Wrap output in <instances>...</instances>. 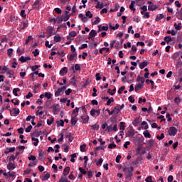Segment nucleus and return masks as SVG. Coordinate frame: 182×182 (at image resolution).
Instances as JSON below:
<instances>
[{
    "instance_id": "nucleus-1",
    "label": "nucleus",
    "mask_w": 182,
    "mask_h": 182,
    "mask_svg": "<svg viewBox=\"0 0 182 182\" xmlns=\"http://www.w3.org/2000/svg\"><path fill=\"white\" fill-rule=\"evenodd\" d=\"M169 136H176L177 134V128L175 127H171L168 132Z\"/></svg>"
},
{
    "instance_id": "nucleus-2",
    "label": "nucleus",
    "mask_w": 182,
    "mask_h": 182,
    "mask_svg": "<svg viewBox=\"0 0 182 182\" xmlns=\"http://www.w3.org/2000/svg\"><path fill=\"white\" fill-rule=\"evenodd\" d=\"M42 5V1L36 0L34 4H33V9H39V7Z\"/></svg>"
},
{
    "instance_id": "nucleus-3",
    "label": "nucleus",
    "mask_w": 182,
    "mask_h": 182,
    "mask_svg": "<svg viewBox=\"0 0 182 182\" xmlns=\"http://www.w3.org/2000/svg\"><path fill=\"white\" fill-rule=\"evenodd\" d=\"M82 119V123L83 124H86L87 123H89V116L87 114H83L81 116Z\"/></svg>"
},
{
    "instance_id": "nucleus-4",
    "label": "nucleus",
    "mask_w": 182,
    "mask_h": 182,
    "mask_svg": "<svg viewBox=\"0 0 182 182\" xmlns=\"http://www.w3.org/2000/svg\"><path fill=\"white\" fill-rule=\"evenodd\" d=\"M149 4V6H148V10L149 11H156V9H157V6L154 5L153 3L151 1H148Z\"/></svg>"
},
{
    "instance_id": "nucleus-5",
    "label": "nucleus",
    "mask_w": 182,
    "mask_h": 182,
    "mask_svg": "<svg viewBox=\"0 0 182 182\" xmlns=\"http://www.w3.org/2000/svg\"><path fill=\"white\" fill-rule=\"evenodd\" d=\"M54 29L53 28H48L47 29V31H46V33H48V38H50V36H52V35H55V32H54Z\"/></svg>"
},
{
    "instance_id": "nucleus-6",
    "label": "nucleus",
    "mask_w": 182,
    "mask_h": 182,
    "mask_svg": "<svg viewBox=\"0 0 182 182\" xmlns=\"http://www.w3.org/2000/svg\"><path fill=\"white\" fill-rule=\"evenodd\" d=\"M19 60H20V62H21V63H25V62H28V60H31V57H29V56H27V57L21 56L19 58Z\"/></svg>"
},
{
    "instance_id": "nucleus-7",
    "label": "nucleus",
    "mask_w": 182,
    "mask_h": 182,
    "mask_svg": "<svg viewBox=\"0 0 182 182\" xmlns=\"http://www.w3.org/2000/svg\"><path fill=\"white\" fill-rule=\"evenodd\" d=\"M66 73H68V68H67V67H64V68H63L60 70V76H65V75H66Z\"/></svg>"
},
{
    "instance_id": "nucleus-8",
    "label": "nucleus",
    "mask_w": 182,
    "mask_h": 182,
    "mask_svg": "<svg viewBox=\"0 0 182 182\" xmlns=\"http://www.w3.org/2000/svg\"><path fill=\"white\" fill-rule=\"evenodd\" d=\"M148 65H149V62L147 61L141 62L139 64V69H144L146 66H147Z\"/></svg>"
},
{
    "instance_id": "nucleus-9",
    "label": "nucleus",
    "mask_w": 182,
    "mask_h": 182,
    "mask_svg": "<svg viewBox=\"0 0 182 182\" xmlns=\"http://www.w3.org/2000/svg\"><path fill=\"white\" fill-rule=\"evenodd\" d=\"M136 82H141V85H144V82H146V80H144V77L138 75L136 78Z\"/></svg>"
},
{
    "instance_id": "nucleus-10",
    "label": "nucleus",
    "mask_w": 182,
    "mask_h": 182,
    "mask_svg": "<svg viewBox=\"0 0 182 182\" xmlns=\"http://www.w3.org/2000/svg\"><path fill=\"white\" fill-rule=\"evenodd\" d=\"M38 111L36 112V116H42L43 114V111H42L43 107H38Z\"/></svg>"
},
{
    "instance_id": "nucleus-11",
    "label": "nucleus",
    "mask_w": 182,
    "mask_h": 182,
    "mask_svg": "<svg viewBox=\"0 0 182 182\" xmlns=\"http://www.w3.org/2000/svg\"><path fill=\"white\" fill-rule=\"evenodd\" d=\"M70 171V167L67 166L64 168L63 176H66L68 174H69V172Z\"/></svg>"
},
{
    "instance_id": "nucleus-12",
    "label": "nucleus",
    "mask_w": 182,
    "mask_h": 182,
    "mask_svg": "<svg viewBox=\"0 0 182 182\" xmlns=\"http://www.w3.org/2000/svg\"><path fill=\"white\" fill-rule=\"evenodd\" d=\"M7 168H8V170H14V169L16 168V166H15V165L13 163L9 162L7 164Z\"/></svg>"
},
{
    "instance_id": "nucleus-13",
    "label": "nucleus",
    "mask_w": 182,
    "mask_h": 182,
    "mask_svg": "<svg viewBox=\"0 0 182 182\" xmlns=\"http://www.w3.org/2000/svg\"><path fill=\"white\" fill-rule=\"evenodd\" d=\"M50 177V174L49 173H47L45 176H42L41 180L43 181H46L49 180Z\"/></svg>"
},
{
    "instance_id": "nucleus-14",
    "label": "nucleus",
    "mask_w": 182,
    "mask_h": 182,
    "mask_svg": "<svg viewBox=\"0 0 182 182\" xmlns=\"http://www.w3.org/2000/svg\"><path fill=\"white\" fill-rule=\"evenodd\" d=\"M164 40L165 41V42H166V43H168L169 42H173V38H171V36H170L164 37Z\"/></svg>"
},
{
    "instance_id": "nucleus-15",
    "label": "nucleus",
    "mask_w": 182,
    "mask_h": 182,
    "mask_svg": "<svg viewBox=\"0 0 182 182\" xmlns=\"http://www.w3.org/2000/svg\"><path fill=\"white\" fill-rule=\"evenodd\" d=\"M63 92V90L61 87L58 88L57 91L55 92V97L60 96V93Z\"/></svg>"
},
{
    "instance_id": "nucleus-16",
    "label": "nucleus",
    "mask_w": 182,
    "mask_h": 182,
    "mask_svg": "<svg viewBox=\"0 0 182 182\" xmlns=\"http://www.w3.org/2000/svg\"><path fill=\"white\" fill-rule=\"evenodd\" d=\"M173 26H174V28H175V29H176V31H180V30H181V23H178V24H177V23H175L174 24H173Z\"/></svg>"
},
{
    "instance_id": "nucleus-17",
    "label": "nucleus",
    "mask_w": 182,
    "mask_h": 182,
    "mask_svg": "<svg viewBox=\"0 0 182 182\" xmlns=\"http://www.w3.org/2000/svg\"><path fill=\"white\" fill-rule=\"evenodd\" d=\"M141 87H144V85L143 84L136 85L134 87L135 92H137L139 89H141Z\"/></svg>"
},
{
    "instance_id": "nucleus-18",
    "label": "nucleus",
    "mask_w": 182,
    "mask_h": 182,
    "mask_svg": "<svg viewBox=\"0 0 182 182\" xmlns=\"http://www.w3.org/2000/svg\"><path fill=\"white\" fill-rule=\"evenodd\" d=\"M78 17L80 18L81 21H82L83 22H87V17L83 16V14H80L78 15Z\"/></svg>"
},
{
    "instance_id": "nucleus-19",
    "label": "nucleus",
    "mask_w": 182,
    "mask_h": 182,
    "mask_svg": "<svg viewBox=\"0 0 182 182\" xmlns=\"http://www.w3.org/2000/svg\"><path fill=\"white\" fill-rule=\"evenodd\" d=\"M120 105H117L116 107H114L113 109L114 113H116L117 114H119V112H120Z\"/></svg>"
},
{
    "instance_id": "nucleus-20",
    "label": "nucleus",
    "mask_w": 182,
    "mask_h": 182,
    "mask_svg": "<svg viewBox=\"0 0 182 182\" xmlns=\"http://www.w3.org/2000/svg\"><path fill=\"white\" fill-rule=\"evenodd\" d=\"M57 126L58 127H59V126H61V127H63V126H65V121H63V119H60V121H57Z\"/></svg>"
},
{
    "instance_id": "nucleus-21",
    "label": "nucleus",
    "mask_w": 182,
    "mask_h": 182,
    "mask_svg": "<svg viewBox=\"0 0 182 182\" xmlns=\"http://www.w3.org/2000/svg\"><path fill=\"white\" fill-rule=\"evenodd\" d=\"M139 123H140V118H136L133 122L132 124L135 127L139 126Z\"/></svg>"
},
{
    "instance_id": "nucleus-22",
    "label": "nucleus",
    "mask_w": 182,
    "mask_h": 182,
    "mask_svg": "<svg viewBox=\"0 0 182 182\" xmlns=\"http://www.w3.org/2000/svg\"><path fill=\"white\" fill-rule=\"evenodd\" d=\"M97 9H103V3L100 4V1H97V5L95 6Z\"/></svg>"
},
{
    "instance_id": "nucleus-23",
    "label": "nucleus",
    "mask_w": 182,
    "mask_h": 182,
    "mask_svg": "<svg viewBox=\"0 0 182 182\" xmlns=\"http://www.w3.org/2000/svg\"><path fill=\"white\" fill-rule=\"evenodd\" d=\"M136 4V1H132L131 4L129 5V9L131 11H136V9H134V5Z\"/></svg>"
},
{
    "instance_id": "nucleus-24",
    "label": "nucleus",
    "mask_w": 182,
    "mask_h": 182,
    "mask_svg": "<svg viewBox=\"0 0 182 182\" xmlns=\"http://www.w3.org/2000/svg\"><path fill=\"white\" fill-rule=\"evenodd\" d=\"M96 35H97V33L96 32V31L92 30L90 33V37H89V39H90L91 38H94V36H96Z\"/></svg>"
},
{
    "instance_id": "nucleus-25",
    "label": "nucleus",
    "mask_w": 182,
    "mask_h": 182,
    "mask_svg": "<svg viewBox=\"0 0 182 182\" xmlns=\"http://www.w3.org/2000/svg\"><path fill=\"white\" fill-rule=\"evenodd\" d=\"M146 83L147 85H152V87H151V89H154V81L151 80H146Z\"/></svg>"
},
{
    "instance_id": "nucleus-26",
    "label": "nucleus",
    "mask_w": 182,
    "mask_h": 182,
    "mask_svg": "<svg viewBox=\"0 0 182 182\" xmlns=\"http://www.w3.org/2000/svg\"><path fill=\"white\" fill-rule=\"evenodd\" d=\"M77 123V118L75 117H72L71 118V124H73V126H75V124H76Z\"/></svg>"
},
{
    "instance_id": "nucleus-27",
    "label": "nucleus",
    "mask_w": 182,
    "mask_h": 182,
    "mask_svg": "<svg viewBox=\"0 0 182 182\" xmlns=\"http://www.w3.org/2000/svg\"><path fill=\"white\" fill-rule=\"evenodd\" d=\"M164 18V15L163 14H159L158 16H156L155 21L156 22H159V21H160L161 19Z\"/></svg>"
},
{
    "instance_id": "nucleus-28",
    "label": "nucleus",
    "mask_w": 182,
    "mask_h": 182,
    "mask_svg": "<svg viewBox=\"0 0 182 182\" xmlns=\"http://www.w3.org/2000/svg\"><path fill=\"white\" fill-rule=\"evenodd\" d=\"M144 137H146V139H150L151 137V134H150V132H149L148 130H146L144 132Z\"/></svg>"
},
{
    "instance_id": "nucleus-29",
    "label": "nucleus",
    "mask_w": 182,
    "mask_h": 182,
    "mask_svg": "<svg viewBox=\"0 0 182 182\" xmlns=\"http://www.w3.org/2000/svg\"><path fill=\"white\" fill-rule=\"evenodd\" d=\"M31 140H32V141H35V142H33V146H38V143H39V139L38 138H35V137L32 136Z\"/></svg>"
},
{
    "instance_id": "nucleus-30",
    "label": "nucleus",
    "mask_w": 182,
    "mask_h": 182,
    "mask_svg": "<svg viewBox=\"0 0 182 182\" xmlns=\"http://www.w3.org/2000/svg\"><path fill=\"white\" fill-rule=\"evenodd\" d=\"M60 41H62V38H60V36H59V34H57L54 36V41L60 42Z\"/></svg>"
},
{
    "instance_id": "nucleus-31",
    "label": "nucleus",
    "mask_w": 182,
    "mask_h": 182,
    "mask_svg": "<svg viewBox=\"0 0 182 182\" xmlns=\"http://www.w3.org/2000/svg\"><path fill=\"white\" fill-rule=\"evenodd\" d=\"M31 41H33L32 36H28V38L26 40L25 45H28Z\"/></svg>"
},
{
    "instance_id": "nucleus-32",
    "label": "nucleus",
    "mask_w": 182,
    "mask_h": 182,
    "mask_svg": "<svg viewBox=\"0 0 182 182\" xmlns=\"http://www.w3.org/2000/svg\"><path fill=\"white\" fill-rule=\"evenodd\" d=\"M119 26H120L118 23L115 25V26H112V24H109L110 29H112V31H116V29H119Z\"/></svg>"
},
{
    "instance_id": "nucleus-33",
    "label": "nucleus",
    "mask_w": 182,
    "mask_h": 182,
    "mask_svg": "<svg viewBox=\"0 0 182 182\" xmlns=\"http://www.w3.org/2000/svg\"><path fill=\"white\" fill-rule=\"evenodd\" d=\"M125 128H126V123L123 122H120V125H119L120 130H124Z\"/></svg>"
},
{
    "instance_id": "nucleus-34",
    "label": "nucleus",
    "mask_w": 182,
    "mask_h": 182,
    "mask_svg": "<svg viewBox=\"0 0 182 182\" xmlns=\"http://www.w3.org/2000/svg\"><path fill=\"white\" fill-rule=\"evenodd\" d=\"M76 56H77V53H74V54H71L70 55V57H69V59H68V60H70V62L72 61V60H73V59L75 58V57H76Z\"/></svg>"
},
{
    "instance_id": "nucleus-35",
    "label": "nucleus",
    "mask_w": 182,
    "mask_h": 182,
    "mask_svg": "<svg viewBox=\"0 0 182 182\" xmlns=\"http://www.w3.org/2000/svg\"><path fill=\"white\" fill-rule=\"evenodd\" d=\"M86 16L88 18H93V14H92V12H90V11H87L85 14Z\"/></svg>"
},
{
    "instance_id": "nucleus-36",
    "label": "nucleus",
    "mask_w": 182,
    "mask_h": 182,
    "mask_svg": "<svg viewBox=\"0 0 182 182\" xmlns=\"http://www.w3.org/2000/svg\"><path fill=\"white\" fill-rule=\"evenodd\" d=\"M77 35V33L76 31H73L69 33V36H71V38H75Z\"/></svg>"
},
{
    "instance_id": "nucleus-37",
    "label": "nucleus",
    "mask_w": 182,
    "mask_h": 182,
    "mask_svg": "<svg viewBox=\"0 0 182 182\" xmlns=\"http://www.w3.org/2000/svg\"><path fill=\"white\" fill-rule=\"evenodd\" d=\"M113 102H114V99L113 97H111L110 99H108L107 102V105L110 106V104L113 103Z\"/></svg>"
},
{
    "instance_id": "nucleus-38",
    "label": "nucleus",
    "mask_w": 182,
    "mask_h": 182,
    "mask_svg": "<svg viewBox=\"0 0 182 182\" xmlns=\"http://www.w3.org/2000/svg\"><path fill=\"white\" fill-rule=\"evenodd\" d=\"M115 92H116V88H114L112 91L110 89H109L107 90V93H109V95H111V96H113V95H114Z\"/></svg>"
},
{
    "instance_id": "nucleus-39",
    "label": "nucleus",
    "mask_w": 182,
    "mask_h": 182,
    "mask_svg": "<svg viewBox=\"0 0 182 182\" xmlns=\"http://www.w3.org/2000/svg\"><path fill=\"white\" fill-rule=\"evenodd\" d=\"M98 28H99V31H107L109 29V27L107 26H102L101 28H100V25L98 26Z\"/></svg>"
},
{
    "instance_id": "nucleus-40",
    "label": "nucleus",
    "mask_w": 182,
    "mask_h": 182,
    "mask_svg": "<svg viewBox=\"0 0 182 182\" xmlns=\"http://www.w3.org/2000/svg\"><path fill=\"white\" fill-rule=\"evenodd\" d=\"M100 22V18L96 17L95 21L92 23V25H97Z\"/></svg>"
},
{
    "instance_id": "nucleus-41",
    "label": "nucleus",
    "mask_w": 182,
    "mask_h": 182,
    "mask_svg": "<svg viewBox=\"0 0 182 182\" xmlns=\"http://www.w3.org/2000/svg\"><path fill=\"white\" fill-rule=\"evenodd\" d=\"M13 111H14V114H16V116H18V114H19L20 113L19 109L18 108H14Z\"/></svg>"
},
{
    "instance_id": "nucleus-42",
    "label": "nucleus",
    "mask_w": 182,
    "mask_h": 182,
    "mask_svg": "<svg viewBox=\"0 0 182 182\" xmlns=\"http://www.w3.org/2000/svg\"><path fill=\"white\" fill-rule=\"evenodd\" d=\"M141 126H145V130H147V129H149V124H147V122L146 121L142 122Z\"/></svg>"
},
{
    "instance_id": "nucleus-43",
    "label": "nucleus",
    "mask_w": 182,
    "mask_h": 182,
    "mask_svg": "<svg viewBox=\"0 0 182 182\" xmlns=\"http://www.w3.org/2000/svg\"><path fill=\"white\" fill-rule=\"evenodd\" d=\"M85 149H86V144L80 145V151H82V152L85 151Z\"/></svg>"
},
{
    "instance_id": "nucleus-44",
    "label": "nucleus",
    "mask_w": 182,
    "mask_h": 182,
    "mask_svg": "<svg viewBox=\"0 0 182 182\" xmlns=\"http://www.w3.org/2000/svg\"><path fill=\"white\" fill-rule=\"evenodd\" d=\"M21 16L22 18H24V19L26 18V14L25 13V10H21L20 13Z\"/></svg>"
},
{
    "instance_id": "nucleus-45",
    "label": "nucleus",
    "mask_w": 182,
    "mask_h": 182,
    "mask_svg": "<svg viewBox=\"0 0 182 182\" xmlns=\"http://www.w3.org/2000/svg\"><path fill=\"white\" fill-rule=\"evenodd\" d=\"M40 65H33L31 67V69L33 72H35L37 69H39Z\"/></svg>"
},
{
    "instance_id": "nucleus-46",
    "label": "nucleus",
    "mask_w": 182,
    "mask_h": 182,
    "mask_svg": "<svg viewBox=\"0 0 182 182\" xmlns=\"http://www.w3.org/2000/svg\"><path fill=\"white\" fill-rule=\"evenodd\" d=\"M132 50L133 51L132 55H134L137 52V47L136 46H132Z\"/></svg>"
},
{
    "instance_id": "nucleus-47",
    "label": "nucleus",
    "mask_w": 182,
    "mask_h": 182,
    "mask_svg": "<svg viewBox=\"0 0 182 182\" xmlns=\"http://www.w3.org/2000/svg\"><path fill=\"white\" fill-rule=\"evenodd\" d=\"M45 97H47V99H50L52 97V93L50 92H46L45 93Z\"/></svg>"
},
{
    "instance_id": "nucleus-48",
    "label": "nucleus",
    "mask_w": 182,
    "mask_h": 182,
    "mask_svg": "<svg viewBox=\"0 0 182 182\" xmlns=\"http://www.w3.org/2000/svg\"><path fill=\"white\" fill-rule=\"evenodd\" d=\"M80 172L81 173V174H86L87 172L82 167L79 168Z\"/></svg>"
},
{
    "instance_id": "nucleus-49",
    "label": "nucleus",
    "mask_w": 182,
    "mask_h": 182,
    "mask_svg": "<svg viewBox=\"0 0 182 182\" xmlns=\"http://www.w3.org/2000/svg\"><path fill=\"white\" fill-rule=\"evenodd\" d=\"M156 138L158 139V140H163V139H164V134H161V136L160 135H157L156 136Z\"/></svg>"
},
{
    "instance_id": "nucleus-50",
    "label": "nucleus",
    "mask_w": 182,
    "mask_h": 182,
    "mask_svg": "<svg viewBox=\"0 0 182 182\" xmlns=\"http://www.w3.org/2000/svg\"><path fill=\"white\" fill-rule=\"evenodd\" d=\"M45 46H46V48H52V46H53V44H49V41H46Z\"/></svg>"
},
{
    "instance_id": "nucleus-51",
    "label": "nucleus",
    "mask_w": 182,
    "mask_h": 182,
    "mask_svg": "<svg viewBox=\"0 0 182 182\" xmlns=\"http://www.w3.org/2000/svg\"><path fill=\"white\" fill-rule=\"evenodd\" d=\"M69 18H70V16L68 14H66L63 18V21H64V22H66V21H69Z\"/></svg>"
},
{
    "instance_id": "nucleus-52",
    "label": "nucleus",
    "mask_w": 182,
    "mask_h": 182,
    "mask_svg": "<svg viewBox=\"0 0 182 182\" xmlns=\"http://www.w3.org/2000/svg\"><path fill=\"white\" fill-rule=\"evenodd\" d=\"M125 175H126L127 178L133 177V173L132 172H128L127 173V172H125Z\"/></svg>"
},
{
    "instance_id": "nucleus-53",
    "label": "nucleus",
    "mask_w": 182,
    "mask_h": 182,
    "mask_svg": "<svg viewBox=\"0 0 182 182\" xmlns=\"http://www.w3.org/2000/svg\"><path fill=\"white\" fill-rule=\"evenodd\" d=\"M102 163H103V159H100L98 161H97L96 165L97 166H102Z\"/></svg>"
},
{
    "instance_id": "nucleus-54",
    "label": "nucleus",
    "mask_w": 182,
    "mask_h": 182,
    "mask_svg": "<svg viewBox=\"0 0 182 182\" xmlns=\"http://www.w3.org/2000/svg\"><path fill=\"white\" fill-rule=\"evenodd\" d=\"M178 14L177 15V18L180 21H182V11H179Z\"/></svg>"
},
{
    "instance_id": "nucleus-55",
    "label": "nucleus",
    "mask_w": 182,
    "mask_h": 182,
    "mask_svg": "<svg viewBox=\"0 0 182 182\" xmlns=\"http://www.w3.org/2000/svg\"><path fill=\"white\" fill-rule=\"evenodd\" d=\"M129 101L130 102V103H134V97L133 96H129L128 98Z\"/></svg>"
},
{
    "instance_id": "nucleus-56",
    "label": "nucleus",
    "mask_w": 182,
    "mask_h": 182,
    "mask_svg": "<svg viewBox=\"0 0 182 182\" xmlns=\"http://www.w3.org/2000/svg\"><path fill=\"white\" fill-rule=\"evenodd\" d=\"M12 52H14V49L9 48L7 51V54L9 56H12Z\"/></svg>"
},
{
    "instance_id": "nucleus-57",
    "label": "nucleus",
    "mask_w": 182,
    "mask_h": 182,
    "mask_svg": "<svg viewBox=\"0 0 182 182\" xmlns=\"http://www.w3.org/2000/svg\"><path fill=\"white\" fill-rule=\"evenodd\" d=\"M124 89H126V87L122 86V87L118 90V93H119V95H121L122 92H123V90H124Z\"/></svg>"
},
{
    "instance_id": "nucleus-58",
    "label": "nucleus",
    "mask_w": 182,
    "mask_h": 182,
    "mask_svg": "<svg viewBox=\"0 0 182 182\" xmlns=\"http://www.w3.org/2000/svg\"><path fill=\"white\" fill-rule=\"evenodd\" d=\"M34 56H38L39 55V50L38 49H36L34 51L32 52Z\"/></svg>"
},
{
    "instance_id": "nucleus-59",
    "label": "nucleus",
    "mask_w": 182,
    "mask_h": 182,
    "mask_svg": "<svg viewBox=\"0 0 182 182\" xmlns=\"http://www.w3.org/2000/svg\"><path fill=\"white\" fill-rule=\"evenodd\" d=\"M71 92H72V89L68 88L67 90H65V93L66 96H69V95H70Z\"/></svg>"
},
{
    "instance_id": "nucleus-60",
    "label": "nucleus",
    "mask_w": 182,
    "mask_h": 182,
    "mask_svg": "<svg viewBox=\"0 0 182 182\" xmlns=\"http://www.w3.org/2000/svg\"><path fill=\"white\" fill-rule=\"evenodd\" d=\"M53 123V118H51L50 119H47V124L48 126H50Z\"/></svg>"
},
{
    "instance_id": "nucleus-61",
    "label": "nucleus",
    "mask_w": 182,
    "mask_h": 182,
    "mask_svg": "<svg viewBox=\"0 0 182 182\" xmlns=\"http://www.w3.org/2000/svg\"><path fill=\"white\" fill-rule=\"evenodd\" d=\"M62 22H63V18H62V17L57 18V23H62Z\"/></svg>"
},
{
    "instance_id": "nucleus-62",
    "label": "nucleus",
    "mask_w": 182,
    "mask_h": 182,
    "mask_svg": "<svg viewBox=\"0 0 182 182\" xmlns=\"http://www.w3.org/2000/svg\"><path fill=\"white\" fill-rule=\"evenodd\" d=\"M28 160H33V161H35V160H36V156L31 155L30 156H28Z\"/></svg>"
},
{
    "instance_id": "nucleus-63",
    "label": "nucleus",
    "mask_w": 182,
    "mask_h": 182,
    "mask_svg": "<svg viewBox=\"0 0 182 182\" xmlns=\"http://www.w3.org/2000/svg\"><path fill=\"white\" fill-rule=\"evenodd\" d=\"M116 148V144H109L108 146V149H114Z\"/></svg>"
},
{
    "instance_id": "nucleus-64",
    "label": "nucleus",
    "mask_w": 182,
    "mask_h": 182,
    "mask_svg": "<svg viewBox=\"0 0 182 182\" xmlns=\"http://www.w3.org/2000/svg\"><path fill=\"white\" fill-rule=\"evenodd\" d=\"M145 181L146 182H153V180L151 179V176H148L146 179Z\"/></svg>"
}]
</instances>
